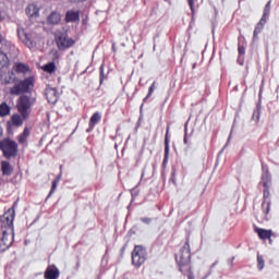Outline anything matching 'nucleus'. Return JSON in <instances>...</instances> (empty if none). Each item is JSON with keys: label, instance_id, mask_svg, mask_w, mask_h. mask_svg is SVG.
<instances>
[{"label": "nucleus", "instance_id": "1", "mask_svg": "<svg viewBox=\"0 0 279 279\" xmlns=\"http://www.w3.org/2000/svg\"><path fill=\"white\" fill-rule=\"evenodd\" d=\"M15 218V211L14 209H9L0 219L1 223V231H2V238H1V246L2 250H9L14 242V221Z\"/></svg>", "mask_w": 279, "mask_h": 279}, {"label": "nucleus", "instance_id": "2", "mask_svg": "<svg viewBox=\"0 0 279 279\" xmlns=\"http://www.w3.org/2000/svg\"><path fill=\"white\" fill-rule=\"evenodd\" d=\"M175 260L179 266L180 272H191V245H190V238L183 243V246L175 255Z\"/></svg>", "mask_w": 279, "mask_h": 279}, {"label": "nucleus", "instance_id": "3", "mask_svg": "<svg viewBox=\"0 0 279 279\" xmlns=\"http://www.w3.org/2000/svg\"><path fill=\"white\" fill-rule=\"evenodd\" d=\"M263 181V202H262V211L267 217L270 214L271 210V202L268 201L270 198V187H271V177L269 173H265L262 177Z\"/></svg>", "mask_w": 279, "mask_h": 279}, {"label": "nucleus", "instance_id": "4", "mask_svg": "<svg viewBox=\"0 0 279 279\" xmlns=\"http://www.w3.org/2000/svg\"><path fill=\"white\" fill-rule=\"evenodd\" d=\"M36 104V98L28 96V95H22L20 96L16 108L19 112L22 114V118L24 120H27L32 113V107Z\"/></svg>", "mask_w": 279, "mask_h": 279}, {"label": "nucleus", "instance_id": "5", "mask_svg": "<svg viewBox=\"0 0 279 279\" xmlns=\"http://www.w3.org/2000/svg\"><path fill=\"white\" fill-rule=\"evenodd\" d=\"M0 150L7 159H12L19 155V145L16 142L5 138L0 142Z\"/></svg>", "mask_w": 279, "mask_h": 279}, {"label": "nucleus", "instance_id": "6", "mask_svg": "<svg viewBox=\"0 0 279 279\" xmlns=\"http://www.w3.org/2000/svg\"><path fill=\"white\" fill-rule=\"evenodd\" d=\"M131 259L135 268H141L147 259L146 248L143 245H135L131 253Z\"/></svg>", "mask_w": 279, "mask_h": 279}, {"label": "nucleus", "instance_id": "7", "mask_svg": "<svg viewBox=\"0 0 279 279\" xmlns=\"http://www.w3.org/2000/svg\"><path fill=\"white\" fill-rule=\"evenodd\" d=\"M54 41L59 51H66L75 45V40L64 33L56 35Z\"/></svg>", "mask_w": 279, "mask_h": 279}, {"label": "nucleus", "instance_id": "8", "mask_svg": "<svg viewBox=\"0 0 279 279\" xmlns=\"http://www.w3.org/2000/svg\"><path fill=\"white\" fill-rule=\"evenodd\" d=\"M34 87V77H26L24 81H20V83L15 84L11 88L12 95H21L22 93H28Z\"/></svg>", "mask_w": 279, "mask_h": 279}, {"label": "nucleus", "instance_id": "9", "mask_svg": "<svg viewBox=\"0 0 279 279\" xmlns=\"http://www.w3.org/2000/svg\"><path fill=\"white\" fill-rule=\"evenodd\" d=\"M254 232L257 233V236L262 241H269V244H272L271 236H274V231L271 229H262V228H255Z\"/></svg>", "mask_w": 279, "mask_h": 279}, {"label": "nucleus", "instance_id": "10", "mask_svg": "<svg viewBox=\"0 0 279 279\" xmlns=\"http://www.w3.org/2000/svg\"><path fill=\"white\" fill-rule=\"evenodd\" d=\"M80 20H81L80 10H68L65 12V16H64L65 23H78Z\"/></svg>", "mask_w": 279, "mask_h": 279}, {"label": "nucleus", "instance_id": "11", "mask_svg": "<svg viewBox=\"0 0 279 279\" xmlns=\"http://www.w3.org/2000/svg\"><path fill=\"white\" fill-rule=\"evenodd\" d=\"M19 36L28 49H34L36 47V43L32 40V35L25 33L24 29H19Z\"/></svg>", "mask_w": 279, "mask_h": 279}, {"label": "nucleus", "instance_id": "12", "mask_svg": "<svg viewBox=\"0 0 279 279\" xmlns=\"http://www.w3.org/2000/svg\"><path fill=\"white\" fill-rule=\"evenodd\" d=\"M59 277L60 270L56 265H49L44 272V279H59Z\"/></svg>", "mask_w": 279, "mask_h": 279}, {"label": "nucleus", "instance_id": "13", "mask_svg": "<svg viewBox=\"0 0 279 279\" xmlns=\"http://www.w3.org/2000/svg\"><path fill=\"white\" fill-rule=\"evenodd\" d=\"M46 99L49 104L54 105L59 100L58 89L57 88H46L45 92Z\"/></svg>", "mask_w": 279, "mask_h": 279}, {"label": "nucleus", "instance_id": "14", "mask_svg": "<svg viewBox=\"0 0 279 279\" xmlns=\"http://www.w3.org/2000/svg\"><path fill=\"white\" fill-rule=\"evenodd\" d=\"M102 114L99 111H95L89 118L88 126L94 130L96 125L101 121Z\"/></svg>", "mask_w": 279, "mask_h": 279}, {"label": "nucleus", "instance_id": "15", "mask_svg": "<svg viewBox=\"0 0 279 279\" xmlns=\"http://www.w3.org/2000/svg\"><path fill=\"white\" fill-rule=\"evenodd\" d=\"M24 118L23 116L20 113H14L12 117H11V120H10V124L12 126H15V128H21L24 123Z\"/></svg>", "mask_w": 279, "mask_h": 279}, {"label": "nucleus", "instance_id": "16", "mask_svg": "<svg viewBox=\"0 0 279 279\" xmlns=\"http://www.w3.org/2000/svg\"><path fill=\"white\" fill-rule=\"evenodd\" d=\"M31 136V130L25 126L24 131H22V133H20L17 142L20 143V145H27V140Z\"/></svg>", "mask_w": 279, "mask_h": 279}, {"label": "nucleus", "instance_id": "17", "mask_svg": "<svg viewBox=\"0 0 279 279\" xmlns=\"http://www.w3.org/2000/svg\"><path fill=\"white\" fill-rule=\"evenodd\" d=\"M169 131L170 126H167V133L165 137V158H163V165H166L169 160Z\"/></svg>", "mask_w": 279, "mask_h": 279}, {"label": "nucleus", "instance_id": "18", "mask_svg": "<svg viewBox=\"0 0 279 279\" xmlns=\"http://www.w3.org/2000/svg\"><path fill=\"white\" fill-rule=\"evenodd\" d=\"M1 170H2V174L8 177H10L14 171L13 167L8 161L1 162Z\"/></svg>", "mask_w": 279, "mask_h": 279}, {"label": "nucleus", "instance_id": "19", "mask_svg": "<svg viewBox=\"0 0 279 279\" xmlns=\"http://www.w3.org/2000/svg\"><path fill=\"white\" fill-rule=\"evenodd\" d=\"M61 22V14L58 12H51L50 15L48 16V23L51 25H59Z\"/></svg>", "mask_w": 279, "mask_h": 279}, {"label": "nucleus", "instance_id": "20", "mask_svg": "<svg viewBox=\"0 0 279 279\" xmlns=\"http://www.w3.org/2000/svg\"><path fill=\"white\" fill-rule=\"evenodd\" d=\"M11 113V107L7 101L1 102L0 105V117H8Z\"/></svg>", "mask_w": 279, "mask_h": 279}, {"label": "nucleus", "instance_id": "21", "mask_svg": "<svg viewBox=\"0 0 279 279\" xmlns=\"http://www.w3.org/2000/svg\"><path fill=\"white\" fill-rule=\"evenodd\" d=\"M61 178H62V175L59 174V175L56 177V179L51 182V189H50V192H49L47 198L51 197L52 194L56 192V190H57V187H58V185H59V183H60V181H61Z\"/></svg>", "mask_w": 279, "mask_h": 279}, {"label": "nucleus", "instance_id": "22", "mask_svg": "<svg viewBox=\"0 0 279 279\" xmlns=\"http://www.w3.org/2000/svg\"><path fill=\"white\" fill-rule=\"evenodd\" d=\"M43 71L48 74H53L57 71V65L54 62H48L43 66Z\"/></svg>", "mask_w": 279, "mask_h": 279}, {"label": "nucleus", "instance_id": "23", "mask_svg": "<svg viewBox=\"0 0 279 279\" xmlns=\"http://www.w3.org/2000/svg\"><path fill=\"white\" fill-rule=\"evenodd\" d=\"M15 71L16 73H20V74H26L29 72V66L25 63H16Z\"/></svg>", "mask_w": 279, "mask_h": 279}, {"label": "nucleus", "instance_id": "24", "mask_svg": "<svg viewBox=\"0 0 279 279\" xmlns=\"http://www.w3.org/2000/svg\"><path fill=\"white\" fill-rule=\"evenodd\" d=\"M9 58L7 53L0 51V70L7 68L9 65Z\"/></svg>", "mask_w": 279, "mask_h": 279}, {"label": "nucleus", "instance_id": "25", "mask_svg": "<svg viewBox=\"0 0 279 279\" xmlns=\"http://www.w3.org/2000/svg\"><path fill=\"white\" fill-rule=\"evenodd\" d=\"M262 32H264V26L260 24H256L254 32H253V41L258 40V36H259V34H262Z\"/></svg>", "mask_w": 279, "mask_h": 279}, {"label": "nucleus", "instance_id": "26", "mask_svg": "<svg viewBox=\"0 0 279 279\" xmlns=\"http://www.w3.org/2000/svg\"><path fill=\"white\" fill-rule=\"evenodd\" d=\"M256 259H257V269L262 271L265 268V259L259 253L257 254Z\"/></svg>", "mask_w": 279, "mask_h": 279}, {"label": "nucleus", "instance_id": "27", "mask_svg": "<svg viewBox=\"0 0 279 279\" xmlns=\"http://www.w3.org/2000/svg\"><path fill=\"white\" fill-rule=\"evenodd\" d=\"M105 80H106L105 65L101 64L100 68H99V81H100V84H104Z\"/></svg>", "mask_w": 279, "mask_h": 279}, {"label": "nucleus", "instance_id": "28", "mask_svg": "<svg viewBox=\"0 0 279 279\" xmlns=\"http://www.w3.org/2000/svg\"><path fill=\"white\" fill-rule=\"evenodd\" d=\"M155 85H156V82H153V84H151L150 87L148 88V94H147L146 97L144 98V102H146V100H148V99L151 97V95H153V93H154V90H155Z\"/></svg>", "mask_w": 279, "mask_h": 279}, {"label": "nucleus", "instance_id": "29", "mask_svg": "<svg viewBox=\"0 0 279 279\" xmlns=\"http://www.w3.org/2000/svg\"><path fill=\"white\" fill-rule=\"evenodd\" d=\"M271 2H272V1L269 0V1L266 3V5H265V8H264V12H263L264 15L269 16L270 11H271Z\"/></svg>", "mask_w": 279, "mask_h": 279}, {"label": "nucleus", "instance_id": "30", "mask_svg": "<svg viewBox=\"0 0 279 279\" xmlns=\"http://www.w3.org/2000/svg\"><path fill=\"white\" fill-rule=\"evenodd\" d=\"M267 17H268V15L263 14V16L260 17V20L257 23V25H262L263 27H265V25L267 23Z\"/></svg>", "mask_w": 279, "mask_h": 279}, {"label": "nucleus", "instance_id": "31", "mask_svg": "<svg viewBox=\"0 0 279 279\" xmlns=\"http://www.w3.org/2000/svg\"><path fill=\"white\" fill-rule=\"evenodd\" d=\"M192 14L195 15V0H187Z\"/></svg>", "mask_w": 279, "mask_h": 279}, {"label": "nucleus", "instance_id": "32", "mask_svg": "<svg viewBox=\"0 0 279 279\" xmlns=\"http://www.w3.org/2000/svg\"><path fill=\"white\" fill-rule=\"evenodd\" d=\"M238 53L239 56L245 54V47L244 46H238Z\"/></svg>", "mask_w": 279, "mask_h": 279}, {"label": "nucleus", "instance_id": "33", "mask_svg": "<svg viewBox=\"0 0 279 279\" xmlns=\"http://www.w3.org/2000/svg\"><path fill=\"white\" fill-rule=\"evenodd\" d=\"M183 274H187L189 275V279H195L192 272V267H191V271H184Z\"/></svg>", "mask_w": 279, "mask_h": 279}, {"label": "nucleus", "instance_id": "34", "mask_svg": "<svg viewBox=\"0 0 279 279\" xmlns=\"http://www.w3.org/2000/svg\"><path fill=\"white\" fill-rule=\"evenodd\" d=\"M89 19L86 16L85 19L82 20V25H88Z\"/></svg>", "mask_w": 279, "mask_h": 279}, {"label": "nucleus", "instance_id": "35", "mask_svg": "<svg viewBox=\"0 0 279 279\" xmlns=\"http://www.w3.org/2000/svg\"><path fill=\"white\" fill-rule=\"evenodd\" d=\"M141 221H143V223H150L151 219L150 218H142Z\"/></svg>", "mask_w": 279, "mask_h": 279}, {"label": "nucleus", "instance_id": "36", "mask_svg": "<svg viewBox=\"0 0 279 279\" xmlns=\"http://www.w3.org/2000/svg\"><path fill=\"white\" fill-rule=\"evenodd\" d=\"M70 2H84L86 0H69Z\"/></svg>", "mask_w": 279, "mask_h": 279}, {"label": "nucleus", "instance_id": "37", "mask_svg": "<svg viewBox=\"0 0 279 279\" xmlns=\"http://www.w3.org/2000/svg\"><path fill=\"white\" fill-rule=\"evenodd\" d=\"M32 8H34V5H28V8H26V12H28V10H31Z\"/></svg>", "mask_w": 279, "mask_h": 279}, {"label": "nucleus", "instance_id": "38", "mask_svg": "<svg viewBox=\"0 0 279 279\" xmlns=\"http://www.w3.org/2000/svg\"><path fill=\"white\" fill-rule=\"evenodd\" d=\"M184 143H185V144L189 143L186 135H185V137H184Z\"/></svg>", "mask_w": 279, "mask_h": 279}, {"label": "nucleus", "instance_id": "39", "mask_svg": "<svg viewBox=\"0 0 279 279\" xmlns=\"http://www.w3.org/2000/svg\"><path fill=\"white\" fill-rule=\"evenodd\" d=\"M3 41V37L2 35L0 34V44Z\"/></svg>", "mask_w": 279, "mask_h": 279}, {"label": "nucleus", "instance_id": "40", "mask_svg": "<svg viewBox=\"0 0 279 279\" xmlns=\"http://www.w3.org/2000/svg\"><path fill=\"white\" fill-rule=\"evenodd\" d=\"M2 136V129H1V126H0V137Z\"/></svg>", "mask_w": 279, "mask_h": 279}, {"label": "nucleus", "instance_id": "41", "mask_svg": "<svg viewBox=\"0 0 279 279\" xmlns=\"http://www.w3.org/2000/svg\"><path fill=\"white\" fill-rule=\"evenodd\" d=\"M5 84H10V82H9V81H7V82H5Z\"/></svg>", "mask_w": 279, "mask_h": 279}]
</instances>
